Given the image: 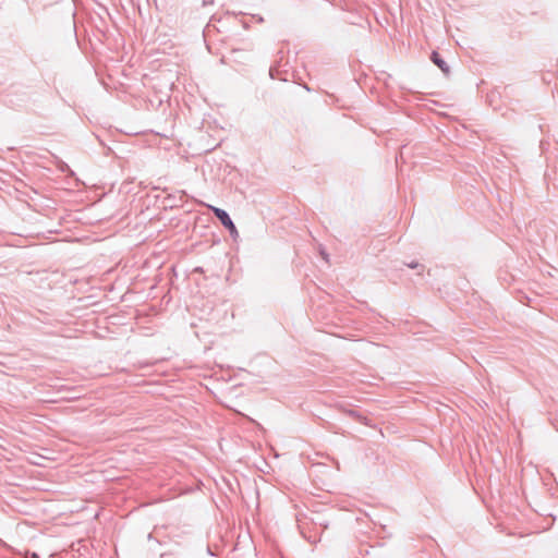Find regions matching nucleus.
I'll use <instances>...</instances> for the list:
<instances>
[{"instance_id": "2", "label": "nucleus", "mask_w": 558, "mask_h": 558, "mask_svg": "<svg viewBox=\"0 0 558 558\" xmlns=\"http://www.w3.org/2000/svg\"><path fill=\"white\" fill-rule=\"evenodd\" d=\"M432 62L437 65L446 75L449 74L450 68L444 58L437 52L433 51L430 54Z\"/></svg>"}, {"instance_id": "8", "label": "nucleus", "mask_w": 558, "mask_h": 558, "mask_svg": "<svg viewBox=\"0 0 558 558\" xmlns=\"http://www.w3.org/2000/svg\"><path fill=\"white\" fill-rule=\"evenodd\" d=\"M33 557L34 558H39L37 554H33Z\"/></svg>"}, {"instance_id": "4", "label": "nucleus", "mask_w": 558, "mask_h": 558, "mask_svg": "<svg viewBox=\"0 0 558 558\" xmlns=\"http://www.w3.org/2000/svg\"><path fill=\"white\" fill-rule=\"evenodd\" d=\"M407 266L412 269L421 268L422 271L424 270V266L418 264L417 262L409 263L407 264Z\"/></svg>"}, {"instance_id": "6", "label": "nucleus", "mask_w": 558, "mask_h": 558, "mask_svg": "<svg viewBox=\"0 0 558 558\" xmlns=\"http://www.w3.org/2000/svg\"><path fill=\"white\" fill-rule=\"evenodd\" d=\"M276 71H277V65H271L270 69H269V75L271 78H275L276 77Z\"/></svg>"}, {"instance_id": "5", "label": "nucleus", "mask_w": 558, "mask_h": 558, "mask_svg": "<svg viewBox=\"0 0 558 558\" xmlns=\"http://www.w3.org/2000/svg\"><path fill=\"white\" fill-rule=\"evenodd\" d=\"M347 413L357 421L362 418V416L355 410H348Z\"/></svg>"}, {"instance_id": "7", "label": "nucleus", "mask_w": 558, "mask_h": 558, "mask_svg": "<svg viewBox=\"0 0 558 558\" xmlns=\"http://www.w3.org/2000/svg\"><path fill=\"white\" fill-rule=\"evenodd\" d=\"M320 255L326 262H328V254L325 252V250H320Z\"/></svg>"}, {"instance_id": "1", "label": "nucleus", "mask_w": 558, "mask_h": 558, "mask_svg": "<svg viewBox=\"0 0 558 558\" xmlns=\"http://www.w3.org/2000/svg\"><path fill=\"white\" fill-rule=\"evenodd\" d=\"M213 211L216 218L221 222V225L230 232L231 236H238L236 227L233 223L229 214L225 209L218 207H213Z\"/></svg>"}, {"instance_id": "3", "label": "nucleus", "mask_w": 558, "mask_h": 558, "mask_svg": "<svg viewBox=\"0 0 558 558\" xmlns=\"http://www.w3.org/2000/svg\"><path fill=\"white\" fill-rule=\"evenodd\" d=\"M185 196L184 191H179L178 194H169L165 199L170 207H178L182 205Z\"/></svg>"}]
</instances>
